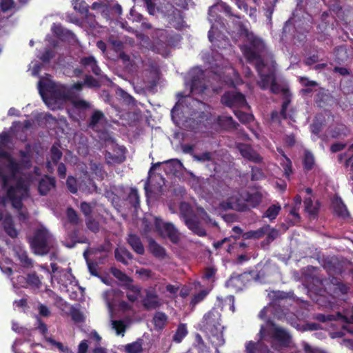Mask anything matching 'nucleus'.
<instances>
[{"mask_svg": "<svg viewBox=\"0 0 353 353\" xmlns=\"http://www.w3.org/2000/svg\"><path fill=\"white\" fill-rule=\"evenodd\" d=\"M30 184L21 176L19 177L14 185H10L6 191V196L12 207L17 211L20 221L24 222L29 218L28 212L23 211V201L29 196Z\"/></svg>", "mask_w": 353, "mask_h": 353, "instance_id": "1", "label": "nucleus"}, {"mask_svg": "<svg viewBox=\"0 0 353 353\" xmlns=\"http://www.w3.org/2000/svg\"><path fill=\"white\" fill-rule=\"evenodd\" d=\"M39 91L43 101L52 110L59 108L60 103L70 97V92L65 86L58 85L50 81H39Z\"/></svg>", "mask_w": 353, "mask_h": 353, "instance_id": "2", "label": "nucleus"}, {"mask_svg": "<svg viewBox=\"0 0 353 353\" xmlns=\"http://www.w3.org/2000/svg\"><path fill=\"white\" fill-rule=\"evenodd\" d=\"M239 26L247 41V43L241 47V50L247 61L251 63L254 61H256V63L263 61L262 54L266 52L267 49L264 41L252 32H250L248 27H245L241 23Z\"/></svg>", "mask_w": 353, "mask_h": 353, "instance_id": "3", "label": "nucleus"}, {"mask_svg": "<svg viewBox=\"0 0 353 353\" xmlns=\"http://www.w3.org/2000/svg\"><path fill=\"white\" fill-rule=\"evenodd\" d=\"M221 314L217 308L213 307L204 314L200 324V330L216 337L218 344L222 345L224 343L223 329L221 326Z\"/></svg>", "mask_w": 353, "mask_h": 353, "instance_id": "4", "label": "nucleus"}, {"mask_svg": "<svg viewBox=\"0 0 353 353\" xmlns=\"http://www.w3.org/2000/svg\"><path fill=\"white\" fill-rule=\"evenodd\" d=\"M30 248L37 255H46L53 246L52 236L46 228L37 229L29 240Z\"/></svg>", "mask_w": 353, "mask_h": 353, "instance_id": "5", "label": "nucleus"}, {"mask_svg": "<svg viewBox=\"0 0 353 353\" xmlns=\"http://www.w3.org/2000/svg\"><path fill=\"white\" fill-rule=\"evenodd\" d=\"M259 274V272L256 273L254 271L245 272L241 274L232 273L226 281L225 285L236 292H240L253 279H258Z\"/></svg>", "mask_w": 353, "mask_h": 353, "instance_id": "6", "label": "nucleus"}, {"mask_svg": "<svg viewBox=\"0 0 353 353\" xmlns=\"http://www.w3.org/2000/svg\"><path fill=\"white\" fill-rule=\"evenodd\" d=\"M255 68L261 79L260 81L258 82L259 87L263 90H267L276 81L274 69L271 67L267 68L264 61L256 63Z\"/></svg>", "mask_w": 353, "mask_h": 353, "instance_id": "7", "label": "nucleus"}, {"mask_svg": "<svg viewBox=\"0 0 353 353\" xmlns=\"http://www.w3.org/2000/svg\"><path fill=\"white\" fill-rule=\"evenodd\" d=\"M221 103L230 108L249 107L245 95L234 90L225 92L221 97Z\"/></svg>", "mask_w": 353, "mask_h": 353, "instance_id": "8", "label": "nucleus"}, {"mask_svg": "<svg viewBox=\"0 0 353 353\" xmlns=\"http://www.w3.org/2000/svg\"><path fill=\"white\" fill-rule=\"evenodd\" d=\"M154 225L156 229L163 233L172 243L174 244L179 243L180 240L179 232L172 223H163L161 219L156 218Z\"/></svg>", "mask_w": 353, "mask_h": 353, "instance_id": "9", "label": "nucleus"}, {"mask_svg": "<svg viewBox=\"0 0 353 353\" xmlns=\"http://www.w3.org/2000/svg\"><path fill=\"white\" fill-rule=\"evenodd\" d=\"M267 325L274 328L271 337L279 342V345L284 347L290 346L292 341L291 335L284 329L276 326L272 320L267 321Z\"/></svg>", "mask_w": 353, "mask_h": 353, "instance_id": "10", "label": "nucleus"}, {"mask_svg": "<svg viewBox=\"0 0 353 353\" xmlns=\"http://www.w3.org/2000/svg\"><path fill=\"white\" fill-rule=\"evenodd\" d=\"M0 159H5L8 161L6 168L10 172L11 179L16 181L19 178L17 177V175L20 174L22 170V163L18 162L6 151H0Z\"/></svg>", "mask_w": 353, "mask_h": 353, "instance_id": "11", "label": "nucleus"}, {"mask_svg": "<svg viewBox=\"0 0 353 353\" xmlns=\"http://www.w3.org/2000/svg\"><path fill=\"white\" fill-rule=\"evenodd\" d=\"M145 297L143 299V305L146 310H152L161 305V299L155 288H149L145 290Z\"/></svg>", "mask_w": 353, "mask_h": 353, "instance_id": "12", "label": "nucleus"}, {"mask_svg": "<svg viewBox=\"0 0 353 353\" xmlns=\"http://www.w3.org/2000/svg\"><path fill=\"white\" fill-rule=\"evenodd\" d=\"M37 310L39 314L35 316L37 325L35 329L37 330L41 334L46 336L48 333V328L47 325L41 319V316L49 317L51 315V312L50 309L43 303H39Z\"/></svg>", "mask_w": 353, "mask_h": 353, "instance_id": "13", "label": "nucleus"}, {"mask_svg": "<svg viewBox=\"0 0 353 353\" xmlns=\"http://www.w3.org/2000/svg\"><path fill=\"white\" fill-rule=\"evenodd\" d=\"M238 149L241 155L248 161L255 163L262 162L263 157L250 145L240 143L238 145Z\"/></svg>", "mask_w": 353, "mask_h": 353, "instance_id": "14", "label": "nucleus"}, {"mask_svg": "<svg viewBox=\"0 0 353 353\" xmlns=\"http://www.w3.org/2000/svg\"><path fill=\"white\" fill-rule=\"evenodd\" d=\"M56 187V179L54 176L44 175L38 185L39 193L42 196H46L48 192Z\"/></svg>", "mask_w": 353, "mask_h": 353, "instance_id": "15", "label": "nucleus"}, {"mask_svg": "<svg viewBox=\"0 0 353 353\" xmlns=\"http://www.w3.org/2000/svg\"><path fill=\"white\" fill-rule=\"evenodd\" d=\"M185 225L194 234L204 237L207 235L205 228L196 216H190L185 219Z\"/></svg>", "mask_w": 353, "mask_h": 353, "instance_id": "16", "label": "nucleus"}, {"mask_svg": "<svg viewBox=\"0 0 353 353\" xmlns=\"http://www.w3.org/2000/svg\"><path fill=\"white\" fill-rule=\"evenodd\" d=\"M52 32L61 41H71L75 39L76 36L71 30L64 28L61 24L54 23L52 26Z\"/></svg>", "mask_w": 353, "mask_h": 353, "instance_id": "17", "label": "nucleus"}, {"mask_svg": "<svg viewBox=\"0 0 353 353\" xmlns=\"http://www.w3.org/2000/svg\"><path fill=\"white\" fill-rule=\"evenodd\" d=\"M148 250L157 259H164L167 257L166 250L153 239H149Z\"/></svg>", "mask_w": 353, "mask_h": 353, "instance_id": "18", "label": "nucleus"}, {"mask_svg": "<svg viewBox=\"0 0 353 353\" xmlns=\"http://www.w3.org/2000/svg\"><path fill=\"white\" fill-rule=\"evenodd\" d=\"M79 63L85 68H90L92 72L96 76H100L101 70L97 64L96 59L93 56L83 57L80 59Z\"/></svg>", "mask_w": 353, "mask_h": 353, "instance_id": "19", "label": "nucleus"}, {"mask_svg": "<svg viewBox=\"0 0 353 353\" xmlns=\"http://www.w3.org/2000/svg\"><path fill=\"white\" fill-rule=\"evenodd\" d=\"M321 20V21L318 26V29L322 32H327L330 30H334L336 21L327 12L322 13Z\"/></svg>", "mask_w": 353, "mask_h": 353, "instance_id": "20", "label": "nucleus"}, {"mask_svg": "<svg viewBox=\"0 0 353 353\" xmlns=\"http://www.w3.org/2000/svg\"><path fill=\"white\" fill-rule=\"evenodd\" d=\"M127 242L134 252L139 255L144 254L145 248L139 236L134 234H129L127 238Z\"/></svg>", "mask_w": 353, "mask_h": 353, "instance_id": "21", "label": "nucleus"}, {"mask_svg": "<svg viewBox=\"0 0 353 353\" xmlns=\"http://www.w3.org/2000/svg\"><path fill=\"white\" fill-rule=\"evenodd\" d=\"M270 350L267 345L259 341H248L245 345V353H269Z\"/></svg>", "mask_w": 353, "mask_h": 353, "instance_id": "22", "label": "nucleus"}, {"mask_svg": "<svg viewBox=\"0 0 353 353\" xmlns=\"http://www.w3.org/2000/svg\"><path fill=\"white\" fill-rule=\"evenodd\" d=\"M114 257L123 265H128V261L133 259V255L126 248L119 247L114 250Z\"/></svg>", "mask_w": 353, "mask_h": 353, "instance_id": "23", "label": "nucleus"}, {"mask_svg": "<svg viewBox=\"0 0 353 353\" xmlns=\"http://www.w3.org/2000/svg\"><path fill=\"white\" fill-rule=\"evenodd\" d=\"M110 272L114 277L121 283V285L123 288H127L133 283V279L131 277L128 276L125 272L117 268H111Z\"/></svg>", "mask_w": 353, "mask_h": 353, "instance_id": "24", "label": "nucleus"}, {"mask_svg": "<svg viewBox=\"0 0 353 353\" xmlns=\"http://www.w3.org/2000/svg\"><path fill=\"white\" fill-rule=\"evenodd\" d=\"M217 124L224 130L236 129L238 123L231 116L221 115L217 117Z\"/></svg>", "mask_w": 353, "mask_h": 353, "instance_id": "25", "label": "nucleus"}, {"mask_svg": "<svg viewBox=\"0 0 353 353\" xmlns=\"http://www.w3.org/2000/svg\"><path fill=\"white\" fill-rule=\"evenodd\" d=\"M262 194L259 192H255L254 193H247L244 198L245 204L248 206V210L250 208H256L261 202Z\"/></svg>", "mask_w": 353, "mask_h": 353, "instance_id": "26", "label": "nucleus"}, {"mask_svg": "<svg viewBox=\"0 0 353 353\" xmlns=\"http://www.w3.org/2000/svg\"><path fill=\"white\" fill-rule=\"evenodd\" d=\"M3 227L6 233L11 238L18 236L19 232L14 227V223L10 216H6L3 221Z\"/></svg>", "mask_w": 353, "mask_h": 353, "instance_id": "27", "label": "nucleus"}, {"mask_svg": "<svg viewBox=\"0 0 353 353\" xmlns=\"http://www.w3.org/2000/svg\"><path fill=\"white\" fill-rule=\"evenodd\" d=\"M270 229L269 225L259 228L256 230H250L243 234L242 236L244 239H259L262 238Z\"/></svg>", "mask_w": 353, "mask_h": 353, "instance_id": "28", "label": "nucleus"}, {"mask_svg": "<svg viewBox=\"0 0 353 353\" xmlns=\"http://www.w3.org/2000/svg\"><path fill=\"white\" fill-rule=\"evenodd\" d=\"M214 8H217L220 11L223 12L228 17H233L237 19H241L244 16L234 14L232 12V8L225 2L219 1L214 6Z\"/></svg>", "mask_w": 353, "mask_h": 353, "instance_id": "29", "label": "nucleus"}, {"mask_svg": "<svg viewBox=\"0 0 353 353\" xmlns=\"http://www.w3.org/2000/svg\"><path fill=\"white\" fill-rule=\"evenodd\" d=\"M303 167L305 171L312 170L315 165V158L312 152L308 150H304L302 160Z\"/></svg>", "mask_w": 353, "mask_h": 353, "instance_id": "30", "label": "nucleus"}, {"mask_svg": "<svg viewBox=\"0 0 353 353\" xmlns=\"http://www.w3.org/2000/svg\"><path fill=\"white\" fill-rule=\"evenodd\" d=\"M333 208L334 212L339 216L343 218L349 217L350 214L347 209L346 205L343 203L341 198L336 199L333 201Z\"/></svg>", "mask_w": 353, "mask_h": 353, "instance_id": "31", "label": "nucleus"}, {"mask_svg": "<svg viewBox=\"0 0 353 353\" xmlns=\"http://www.w3.org/2000/svg\"><path fill=\"white\" fill-rule=\"evenodd\" d=\"M143 342V339L138 338L136 341L125 345V352L126 353H142Z\"/></svg>", "mask_w": 353, "mask_h": 353, "instance_id": "32", "label": "nucleus"}, {"mask_svg": "<svg viewBox=\"0 0 353 353\" xmlns=\"http://www.w3.org/2000/svg\"><path fill=\"white\" fill-rule=\"evenodd\" d=\"M105 118V115L102 111L99 110H94L90 116V118L88 122V126L94 130L97 124Z\"/></svg>", "mask_w": 353, "mask_h": 353, "instance_id": "33", "label": "nucleus"}, {"mask_svg": "<svg viewBox=\"0 0 353 353\" xmlns=\"http://www.w3.org/2000/svg\"><path fill=\"white\" fill-rule=\"evenodd\" d=\"M126 200L130 205L137 210L140 205V197L138 190L135 188H131Z\"/></svg>", "mask_w": 353, "mask_h": 353, "instance_id": "34", "label": "nucleus"}, {"mask_svg": "<svg viewBox=\"0 0 353 353\" xmlns=\"http://www.w3.org/2000/svg\"><path fill=\"white\" fill-rule=\"evenodd\" d=\"M221 206L224 210L233 209L240 212H245L248 210V206L245 203H241L239 200H236V203L232 201H225L221 203Z\"/></svg>", "mask_w": 353, "mask_h": 353, "instance_id": "35", "label": "nucleus"}, {"mask_svg": "<svg viewBox=\"0 0 353 353\" xmlns=\"http://www.w3.org/2000/svg\"><path fill=\"white\" fill-rule=\"evenodd\" d=\"M31 146L29 143L26 145V150H19V154L22 158V161H19L22 163V170L23 168H29L31 166V161L30 159V153Z\"/></svg>", "mask_w": 353, "mask_h": 353, "instance_id": "36", "label": "nucleus"}, {"mask_svg": "<svg viewBox=\"0 0 353 353\" xmlns=\"http://www.w3.org/2000/svg\"><path fill=\"white\" fill-rule=\"evenodd\" d=\"M188 331L187 329V325L185 323H180L176 330L173 335L172 340L173 341L179 343H181L183 339L188 335Z\"/></svg>", "mask_w": 353, "mask_h": 353, "instance_id": "37", "label": "nucleus"}, {"mask_svg": "<svg viewBox=\"0 0 353 353\" xmlns=\"http://www.w3.org/2000/svg\"><path fill=\"white\" fill-rule=\"evenodd\" d=\"M16 254L18 259L23 268H30L33 267V261L28 256L27 252L20 250L17 251Z\"/></svg>", "mask_w": 353, "mask_h": 353, "instance_id": "38", "label": "nucleus"}, {"mask_svg": "<svg viewBox=\"0 0 353 353\" xmlns=\"http://www.w3.org/2000/svg\"><path fill=\"white\" fill-rule=\"evenodd\" d=\"M281 210V207L279 203L272 204L264 212L263 217L268 218L270 221H272L276 218Z\"/></svg>", "mask_w": 353, "mask_h": 353, "instance_id": "39", "label": "nucleus"}, {"mask_svg": "<svg viewBox=\"0 0 353 353\" xmlns=\"http://www.w3.org/2000/svg\"><path fill=\"white\" fill-rule=\"evenodd\" d=\"M347 59L346 49L343 46L337 47L334 50V61L341 65Z\"/></svg>", "mask_w": 353, "mask_h": 353, "instance_id": "40", "label": "nucleus"}, {"mask_svg": "<svg viewBox=\"0 0 353 353\" xmlns=\"http://www.w3.org/2000/svg\"><path fill=\"white\" fill-rule=\"evenodd\" d=\"M125 289L130 290L132 293L127 294V298L130 302H135L141 293V288L139 285L131 284Z\"/></svg>", "mask_w": 353, "mask_h": 353, "instance_id": "41", "label": "nucleus"}, {"mask_svg": "<svg viewBox=\"0 0 353 353\" xmlns=\"http://www.w3.org/2000/svg\"><path fill=\"white\" fill-rule=\"evenodd\" d=\"M168 317L166 314L162 312H157L153 317V322L155 327L159 329L163 328Z\"/></svg>", "mask_w": 353, "mask_h": 353, "instance_id": "42", "label": "nucleus"}, {"mask_svg": "<svg viewBox=\"0 0 353 353\" xmlns=\"http://www.w3.org/2000/svg\"><path fill=\"white\" fill-rule=\"evenodd\" d=\"M50 159L53 164H58L60 159L62 158L63 153L59 149V146L55 144L52 145L50 150Z\"/></svg>", "mask_w": 353, "mask_h": 353, "instance_id": "43", "label": "nucleus"}, {"mask_svg": "<svg viewBox=\"0 0 353 353\" xmlns=\"http://www.w3.org/2000/svg\"><path fill=\"white\" fill-rule=\"evenodd\" d=\"M79 230L77 229H74L68 234V236L70 238V242L64 243L65 246L68 248H74L77 243H83V241L79 239Z\"/></svg>", "mask_w": 353, "mask_h": 353, "instance_id": "44", "label": "nucleus"}, {"mask_svg": "<svg viewBox=\"0 0 353 353\" xmlns=\"http://www.w3.org/2000/svg\"><path fill=\"white\" fill-rule=\"evenodd\" d=\"M66 217L68 222L73 225H77L79 223L80 219L79 215L72 207L67 208Z\"/></svg>", "mask_w": 353, "mask_h": 353, "instance_id": "45", "label": "nucleus"}, {"mask_svg": "<svg viewBox=\"0 0 353 353\" xmlns=\"http://www.w3.org/2000/svg\"><path fill=\"white\" fill-rule=\"evenodd\" d=\"M73 8L80 14L88 13L89 6L83 0H73L72 3Z\"/></svg>", "mask_w": 353, "mask_h": 353, "instance_id": "46", "label": "nucleus"}, {"mask_svg": "<svg viewBox=\"0 0 353 353\" xmlns=\"http://www.w3.org/2000/svg\"><path fill=\"white\" fill-rule=\"evenodd\" d=\"M26 282L29 285L37 288H39L41 285V280L36 272L28 274Z\"/></svg>", "mask_w": 353, "mask_h": 353, "instance_id": "47", "label": "nucleus"}, {"mask_svg": "<svg viewBox=\"0 0 353 353\" xmlns=\"http://www.w3.org/2000/svg\"><path fill=\"white\" fill-rule=\"evenodd\" d=\"M347 132V128L344 125L341 124L332 129L330 131V134L332 138L338 139L341 136H346Z\"/></svg>", "mask_w": 353, "mask_h": 353, "instance_id": "48", "label": "nucleus"}, {"mask_svg": "<svg viewBox=\"0 0 353 353\" xmlns=\"http://www.w3.org/2000/svg\"><path fill=\"white\" fill-rule=\"evenodd\" d=\"M83 82L88 88H99L101 86L99 81L89 74L85 75Z\"/></svg>", "mask_w": 353, "mask_h": 353, "instance_id": "49", "label": "nucleus"}, {"mask_svg": "<svg viewBox=\"0 0 353 353\" xmlns=\"http://www.w3.org/2000/svg\"><path fill=\"white\" fill-rule=\"evenodd\" d=\"M216 272L217 269L215 268L214 267H207L204 269L202 279L214 282L215 281V276Z\"/></svg>", "mask_w": 353, "mask_h": 353, "instance_id": "50", "label": "nucleus"}, {"mask_svg": "<svg viewBox=\"0 0 353 353\" xmlns=\"http://www.w3.org/2000/svg\"><path fill=\"white\" fill-rule=\"evenodd\" d=\"M234 113L237 119L243 123H250L254 119L252 114L246 113L241 110H235Z\"/></svg>", "mask_w": 353, "mask_h": 353, "instance_id": "51", "label": "nucleus"}, {"mask_svg": "<svg viewBox=\"0 0 353 353\" xmlns=\"http://www.w3.org/2000/svg\"><path fill=\"white\" fill-rule=\"evenodd\" d=\"M349 290L350 287L343 282L336 283L334 288V292L338 296L345 295L349 292Z\"/></svg>", "mask_w": 353, "mask_h": 353, "instance_id": "52", "label": "nucleus"}, {"mask_svg": "<svg viewBox=\"0 0 353 353\" xmlns=\"http://www.w3.org/2000/svg\"><path fill=\"white\" fill-rule=\"evenodd\" d=\"M109 44L111 45L114 51L117 53L120 52L124 48V43L119 39H116L114 37H110L108 39Z\"/></svg>", "mask_w": 353, "mask_h": 353, "instance_id": "53", "label": "nucleus"}, {"mask_svg": "<svg viewBox=\"0 0 353 353\" xmlns=\"http://www.w3.org/2000/svg\"><path fill=\"white\" fill-rule=\"evenodd\" d=\"M46 341L50 343L51 345L56 346L59 350H60L62 352L68 353L70 351V349L67 346H64L63 343L61 342H58L53 339L52 337H48L46 335L43 336Z\"/></svg>", "mask_w": 353, "mask_h": 353, "instance_id": "54", "label": "nucleus"}, {"mask_svg": "<svg viewBox=\"0 0 353 353\" xmlns=\"http://www.w3.org/2000/svg\"><path fill=\"white\" fill-rule=\"evenodd\" d=\"M208 292L207 290H203L199 291L198 293L195 294L192 300L190 301V304L192 305H196L199 303L207 296Z\"/></svg>", "mask_w": 353, "mask_h": 353, "instance_id": "55", "label": "nucleus"}, {"mask_svg": "<svg viewBox=\"0 0 353 353\" xmlns=\"http://www.w3.org/2000/svg\"><path fill=\"white\" fill-rule=\"evenodd\" d=\"M66 185L68 189V190L73 194H75L77 192L78 188H77V179L72 176H69L66 180Z\"/></svg>", "mask_w": 353, "mask_h": 353, "instance_id": "56", "label": "nucleus"}, {"mask_svg": "<svg viewBox=\"0 0 353 353\" xmlns=\"http://www.w3.org/2000/svg\"><path fill=\"white\" fill-rule=\"evenodd\" d=\"M106 158L110 163H121L125 160L124 155H114L110 152H108Z\"/></svg>", "mask_w": 353, "mask_h": 353, "instance_id": "57", "label": "nucleus"}, {"mask_svg": "<svg viewBox=\"0 0 353 353\" xmlns=\"http://www.w3.org/2000/svg\"><path fill=\"white\" fill-rule=\"evenodd\" d=\"M264 177V174L263 170L256 166H252L251 168V180L252 181H259Z\"/></svg>", "mask_w": 353, "mask_h": 353, "instance_id": "58", "label": "nucleus"}, {"mask_svg": "<svg viewBox=\"0 0 353 353\" xmlns=\"http://www.w3.org/2000/svg\"><path fill=\"white\" fill-rule=\"evenodd\" d=\"M15 6L14 0H0V9L3 12H6L12 9Z\"/></svg>", "mask_w": 353, "mask_h": 353, "instance_id": "59", "label": "nucleus"}, {"mask_svg": "<svg viewBox=\"0 0 353 353\" xmlns=\"http://www.w3.org/2000/svg\"><path fill=\"white\" fill-rule=\"evenodd\" d=\"M86 226L87 228L92 231V232L97 233L99 231V223L96 220L92 219L91 217L88 218L86 220Z\"/></svg>", "mask_w": 353, "mask_h": 353, "instance_id": "60", "label": "nucleus"}, {"mask_svg": "<svg viewBox=\"0 0 353 353\" xmlns=\"http://www.w3.org/2000/svg\"><path fill=\"white\" fill-rule=\"evenodd\" d=\"M70 315L72 321L76 323H81L84 321V316L82 312L78 309H72Z\"/></svg>", "mask_w": 353, "mask_h": 353, "instance_id": "61", "label": "nucleus"}, {"mask_svg": "<svg viewBox=\"0 0 353 353\" xmlns=\"http://www.w3.org/2000/svg\"><path fill=\"white\" fill-rule=\"evenodd\" d=\"M282 155L286 159V163L283 165L284 169V175L286 177H289L290 175L292 173V161L285 154V153L282 151Z\"/></svg>", "mask_w": 353, "mask_h": 353, "instance_id": "62", "label": "nucleus"}, {"mask_svg": "<svg viewBox=\"0 0 353 353\" xmlns=\"http://www.w3.org/2000/svg\"><path fill=\"white\" fill-rule=\"evenodd\" d=\"M81 211L86 216H90L92 212V207L85 201L81 202L80 205Z\"/></svg>", "mask_w": 353, "mask_h": 353, "instance_id": "63", "label": "nucleus"}, {"mask_svg": "<svg viewBox=\"0 0 353 353\" xmlns=\"http://www.w3.org/2000/svg\"><path fill=\"white\" fill-rule=\"evenodd\" d=\"M268 231V232H267V236L265 239V241L268 244L272 242L279 236V231L275 228H270Z\"/></svg>", "mask_w": 353, "mask_h": 353, "instance_id": "64", "label": "nucleus"}]
</instances>
